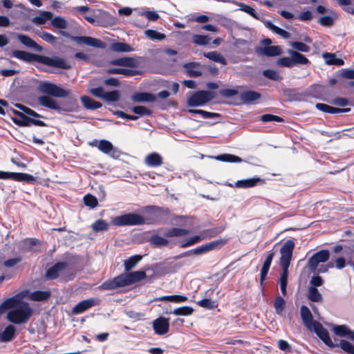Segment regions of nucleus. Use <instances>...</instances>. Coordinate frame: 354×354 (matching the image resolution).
<instances>
[{
    "label": "nucleus",
    "instance_id": "nucleus-44",
    "mask_svg": "<svg viewBox=\"0 0 354 354\" xmlns=\"http://www.w3.org/2000/svg\"><path fill=\"white\" fill-rule=\"evenodd\" d=\"M202 240H205V239L203 237V232H201L200 235L193 236L190 237L189 239H188L187 240L182 241L180 243V248H187V247L192 246V245L200 242Z\"/></svg>",
    "mask_w": 354,
    "mask_h": 354
},
{
    "label": "nucleus",
    "instance_id": "nucleus-25",
    "mask_svg": "<svg viewBox=\"0 0 354 354\" xmlns=\"http://www.w3.org/2000/svg\"><path fill=\"white\" fill-rule=\"evenodd\" d=\"M16 336V328L15 326L10 324L0 333V342H8L12 340Z\"/></svg>",
    "mask_w": 354,
    "mask_h": 354
},
{
    "label": "nucleus",
    "instance_id": "nucleus-21",
    "mask_svg": "<svg viewBox=\"0 0 354 354\" xmlns=\"http://www.w3.org/2000/svg\"><path fill=\"white\" fill-rule=\"evenodd\" d=\"M264 180L259 177H254L244 180H237L235 183V186L239 188H250L255 187L258 183L263 184Z\"/></svg>",
    "mask_w": 354,
    "mask_h": 354
},
{
    "label": "nucleus",
    "instance_id": "nucleus-16",
    "mask_svg": "<svg viewBox=\"0 0 354 354\" xmlns=\"http://www.w3.org/2000/svg\"><path fill=\"white\" fill-rule=\"evenodd\" d=\"M68 266L66 261H59L49 268L46 272V277L48 279H55L59 277V273Z\"/></svg>",
    "mask_w": 354,
    "mask_h": 354
},
{
    "label": "nucleus",
    "instance_id": "nucleus-40",
    "mask_svg": "<svg viewBox=\"0 0 354 354\" xmlns=\"http://www.w3.org/2000/svg\"><path fill=\"white\" fill-rule=\"evenodd\" d=\"M333 330L335 333V335H337L339 337L348 336L350 339H351V333L353 332L346 325L335 326L333 328Z\"/></svg>",
    "mask_w": 354,
    "mask_h": 354
},
{
    "label": "nucleus",
    "instance_id": "nucleus-60",
    "mask_svg": "<svg viewBox=\"0 0 354 354\" xmlns=\"http://www.w3.org/2000/svg\"><path fill=\"white\" fill-rule=\"evenodd\" d=\"M131 111L140 116L150 115L152 111L143 106H136L131 109Z\"/></svg>",
    "mask_w": 354,
    "mask_h": 354
},
{
    "label": "nucleus",
    "instance_id": "nucleus-51",
    "mask_svg": "<svg viewBox=\"0 0 354 354\" xmlns=\"http://www.w3.org/2000/svg\"><path fill=\"white\" fill-rule=\"evenodd\" d=\"M111 49L115 52H131L132 48L126 43L115 42L111 44Z\"/></svg>",
    "mask_w": 354,
    "mask_h": 354
},
{
    "label": "nucleus",
    "instance_id": "nucleus-19",
    "mask_svg": "<svg viewBox=\"0 0 354 354\" xmlns=\"http://www.w3.org/2000/svg\"><path fill=\"white\" fill-rule=\"evenodd\" d=\"M111 65L114 66H125V67H131L136 68L138 65V61L133 58L129 57H120L118 59H112L110 62Z\"/></svg>",
    "mask_w": 354,
    "mask_h": 354
},
{
    "label": "nucleus",
    "instance_id": "nucleus-56",
    "mask_svg": "<svg viewBox=\"0 0 354 354\" xmlns=\"http://www.w3.org/2000/svg\"><path fill=\"white\" fill-rule=\"evenodd\" d=\"M192 40L197 45L205 46L209 44L210 38L207 35H194Z\"/></svg>",
    "mask_w": 354,
    "mask_h": 354
},
{
    "label": "nucleus",
    "instance_id": "nucleus-49",
    "mask_svg": "<svg viewBox=\"0 0 354 354\" xmlns=\"http://www.w3.org/2000/svg\"><path fill=\"white\" fill-rule=\"evenodd\" d=\"M199 306L209 309L214 310L218 306V304L216 301L212 300L211 299H203L198 301L196 303Z\"/></svg>",
    "mask_w": 354,
    "mask_h": 354
},
{
    "label": "nucleus",
    "instance_id": "nucleus-47",
    "mask_svg": "<svg viewBox=\"0 0 354 354\" xmlns=\"http://www.w3.org/2000/svg\"><path fill=\"white\" fill-rule=\"evenodd\" d=\"M158 301H169L174 303H180L184 302L187 300V297L184 295H168V296H162L160 297Z\"/></svg>",
    "mask_w": 354,
    "mask_h": 354
},
{
    "label": "nucleus",
    "instance_id": "nucleus-20",
    "mask_svg": "<svg viewBox=\"0 0 354 354\" xmlns=\"http://www.w3.org/2000/svg\"><path fill=\"white\" fill-rule=\"evenodd\" d=\"M300 314L304 324L309 329H311L314 326L315 321L313 320V316L310 309L304 305L301 306Z\"/></svg>",
    "mask_w": 354,
    "mask_h": 354
},
{
    "label": "nucleus",
    "instance_id": "nucleus-29",
    "mask_svg": "<svg viewBox=\"0 0 354 354\" xmlns=\"http://www.w3.org/2000/svg\"><path fill=\"white\" fill-rule=\"evenodd\" d=\"M81 101L84 108L88 110H96L102 106V103L86 95L82 96Z\"/></svg>",
    "mask_w": 354,
    "mask_h": 354
},
{
    "label": "nucleus",
    "instance_id": "nucleus-1",
    "mask_svg": "<svg viewBox=\"0 0 354 354\" xmlns=\"http://www.w3.org/2000/svg\"><path fill=\"white\" fill-rule=\"evenodd\" d=\"M12 56L28 63L37 62L48 66L66 70L71 68V65L68 61L58 56L50 57L19 50H14Z\"/></svg>",
    "mask_w": 354,
    "mask_h": 354
},
{
    "label": "nucleus",
    "instance_id": "nucleus-18",
    "mask_svg": "<svg viewBox=\"0 0 354 354\" xmlns=\"http://www.w3.org/2000/svg\"><path fill=\"white\" fill-rule=\"evenodd\" d=\"M256 52L266 57H274L281 54V48L279 46H270L257 47Z\"/></svg>",
    "mask_w": 354,
    "mask_h": 354
},
{
    "label": "nucleus",
    "instance_id": "nucleus-4",
    "mask_svg": "<svg viewBox=\"0 0 354 354\" xmlns=\"http://www.w3.org/2000/svg\"><path fill=\"white\" fill-rule=\"evenodd\" d=\"M313 327L317 335L328 347H340L344 352L354 354V346L351 343L344 339H342L339 343H334L329 336L328 331L319 322L315 321Z\"/></svg>",
    "mask_w": 354,
    "mask_h": 354
},
{
    "label": "nucleus",
    "instance_id": "nucleus-8",
    "mask_svg": "<svg viewBox=\"0 0 354 354\" xmlns=\"http://www.w3.org/2000/svg\"><path fill=\"white\" fill-rule=\"evenodd\" d=\"M145 218L136 213H128L115 216L112 220V223L116 226L138 225L145 224Z\"/></svg>",
    "mask_w": 354,
    "mask_h": 354
},
{
    "label": "nucleus",
    "instance_id": "nucleus-59",
    "mask_svg": "<svg viewBox=\"0 0 354 354\" xmlns=\"http://www.w3.org/2000/svg\"><path fill=\"white\" fill-rule=\"evenodd\" d=\"M263 75L268 79L278 81L282 79L281 76L276 71L272 69H266L263 71Z\"/></svg>",
    "mask_w": 354,
    "mask_h": 354
},
{
    "label": "nucleus",
    "instance_id": "nucleus-5",
    "mask_svg": "<svg viewBox=\"0 0 354 354\" xmlns=\"http://www.w3.org/2000/svg\"><path fill=\"white\" fill-rule=\"evenodd\" d=\"M33 314V310L27 302H22L17 308L10 310L7 314V319L15 324L27 323Z\"/></svg>",
    "mask_w": 354,
    "mask_h": 354
},
{
    "label": "nucleus",
    "instance_id": "nucleus-63",
    "mask_svg": "<svg viewBox=\"0 0 354 354\" xmlns=\"http://www.w3.org/2000/svg\"><path fill=\"white\" fill-rule=\"evenodd\" d=\"M38 35L39 37H41L43 40L45 41L50 43V44H54L55 43L57 38L53 35L52 34L46 32V31H41L40 32Z\"/></svg>",
    "mask_w": 354,
    "mask_h": 354
},
{
    "label": "nucleus",
    "instance_id": "nucleus-61",
    "mask_svg": "<svg viewBox=\"0 0 354 354\" xmlns=\"http://www.w3.org/2000/svg\"><path fill=\"white\" fill-rule=\"evenodd\" d=\"M194 309L189 306H182L174 309L173 313L176 315L187 316L192 314Z\"/></svg>",
    "mask_w": 354,
    "mask_h": 354
},
{
    "label": "nucleus",
    "instance_id": "nucleus-10",
    "mask_svg": "<svg viewBox=\"0 0 354 354\" xmlns=\"http://www.w3.org/2000/svg\"><path fill=\"white\" fill-rule=\"evenodd\" d=\"M329 257L330 252L328 250H319L309 258L307 266L311 272L315 273L319 264L326 262Z\"/></svg>",
    "mask_w": 354,
    "mask_h": 354
},
{
    "label": "nucleus",
    "instance_id": "nucleus-50",
    "mask_svg": "<svg viewBox=\"0 0 354 354\" xmlns=\"http://www.w3.org/2000/svg\"><path fill=\"white\" fill-rule=\"evenodd\" d=\"M145 33L148 38L153 41H162L166 37V35L165 34L159 32L152 29L147 30Z\"/></svg>",
    "mask_w": 354,
    "mask_h": 354
},
{
    "label": "nucleus",
    "instance_id": "nucleus-24",
    "mask_svg": "<svg viewBox=\"0 0 354 354\" xmlns=\"http://www.w3.org/2000/svg\"><path fill=\"white\" fill-rule=\"evenodd\" d=\"M98 149L104 153L111 154L112 152L111 156L113 158L118 157L115 156V153H118V150L114 148L112 143L106 140H100L97 145Z\"/></svg>",
    "mask_w": 354,
    "mask_h": 354
},
{
    "label": "nucleus",
    "instance_id": "nucleus-64",
    "mask_svg": "<svg viewBox=\"0 0 354 354\" xmlns=\"http://www.w3.org/2000/svg\"><path fill=\"white\" fill-rule=\"evenodd\" d=\"M319 23L324 27H331L334 25V19L330 16H324L319 19Z\"/></svg>",
    "mask_w": 354,
    "mask_h": 354
},
{
    "label": "nucleus",
    "instance_id": "nucleus-26",
    "mask_svg": "<svg viewBox=\"0 0 354 354\" xmlns=\"http://www.w3.org/2000/svg\"><path fill=\"white\" fill-rule=\"evenodd\" d=\"M242 102L245 104H250L261 98L259 93L254 91H245L240 95Z\"/></svg>",
    "mask_w": 354,
    "mask_h": 354
},
{
    "label": "nucleus",
    "instance_id": "nucleus-57",
    "mask_svg": "<svg viewBox=\"0 0 354 354\" xmlns=\"http://www.w3.org/2000/svg\"><path fill=\"white\" fill-rule=\"evenodd\" d=\"M120 97L118 91H107L104 93L103 99L107 102H117Z\"/></svg>",
    "mask_w": 354,
    "mask_h": 354
},
{
    "label": "nucleus",
    "instance_id": "nucleus-15",
    "mask_svg": "<svg viewBox=\"0 0 354 354\" xmlns=\"http://www.w3.org/2000/svg\"><path fill=\"white\" fill-rule=\"evenodd\" d=\"M100 300L93 298L82 300L77 303L72 309V313L78 315L90 309L91 308L99 305Z\"/></svg>",
    "mask_w": 354,
    "mask_h": 354
},
{
    "label": "nucleus",
    "instance_id": "nucleus-55",
    "mask_svg": "<svg viewBox=\"0 0 354 354\" xmlns=\"http://www.w3.org/2000/svg\"><path fill=\"white\" fill-rule=\"evenodd\" d=\"M84 203L86 206H88L91 209L96 207L98 205L97 198L90 194H88L84 196Z\"/></svg>",
    "mask_w": 354,
    "mask_h": 354
},
{
    "label": "nucleus",
    "instance_id": "nucleus-32",
    "mask_svg": "<svg viewBox=\"0 0 354 354\" xmlns=\"http://www.w3.org/2000/svg\"><path fill=\"white\" fill-rule=\"evenodd\" d=\"M264 25L267 28L272 30L273 32L280 35L281 37L284 39H288L290 36V33L288 31L275 26L270 21H265Z\"/></svg>",
    "mask_w": 354,
    "mask_h": 354
},
{
    "label": "nucleus",
    "instance_id": "nucleus-28",
    "mask_svg": "<svg viewBox=\"0 0 354 354\" xmlns=\"http://www.w3.org/2000/svg\"><path fill=\"white\" fill-rule=\"evenodd\" d=\"M12 112L15 115L19 117V118H12V121L15 124L21 127H30L31 118L27 116L24 113L19 111L12 109Z\"/></svg>",
    "mask_w": 354,
    "mask_h": 354
},
{
    "label": "nucleus",
    "instance_id": "nucleus-33",
    "mask_svg": "<svg viewBox=\"0 0 354 354\" xmlns=\"http://www.w3.org/2000/svg\"><path fill=\"white\" fill-rule=\"evenodd\" d=\"M50 296L51 292L49 290H35L30 294V298L35 301H42L48 300Z\"/></svg>",
    "mask_w": 354,
    "mask_h": 354
},
{
    "label": "nucleus",
    "instance_id": "nucleus-53",
    "mask_svg": "<svg viewBox=\"0 0 354 354\" xmlns=\"http://www.w3.org/2000/svg\"><path fill=\"white\" fill-rule=\"evenodd\" d=\"M233 3L239 6H240L241 10L249 14L250 16H252V17H254L255 19H258V17H257L255 10L253 8H252L251 6H250L247 4H245L243 3H241V2H239V3L236 2L235 1H234Z\"/></svg>",
    "mask_w": 354,
    "mask_h": 354
},
{
    "label": "nucleus",
    "instance_id": "nucleus-6",
    "mask_svg": "<svg viewBox=\"0 0 354 354\" xmlns=\"http://www.w3.org/2000/svg\"><path fill=\"white\" fill-rule=\"evenodd\" d=\"M37 91L42 93V95L50 97H66L70 93L69 90H66L59 86L48 81H41L37 87Z\"/></svg>",
    "mask_w": 354,
    "mask_h": 354
},
{
    "label": "nucleus",
    "instance_id": "nucleus-9",
    "mask_svg": "<svg viewBox=\"0 0 354 354\" xmlns=\"http://www.w3.org/2000/svg\"><path fill=\"white\" fill-rule=\"evenodd\" d=\"M214 96L209 91H198L187 99V106L191 107L201 106L213 99Z\"/></svg>",
    "mask_w": 354,
    "mask_h": 354
},
{
    "label": "nucleus",
    "instance_id": "nucleus-43",
    "mask_svg": "<svg viewBox=\"0 0 354 354\" xmlns=\"http://www.w3.org/2000/svg\"><path fill=\"white\" fill-rule=\"evenodd\" d=\"M203 56L215 62L221 63L223 65L226 64L225 59L216 51L204 53Z\"/></svg>",
    "mask_w": 354,
    "mask_h": 354
},
{
    "label": "nucleus",
    "instance_id": "nucleus-12",
    "mask_svg": "<svg viewBox=\"0 0 354 354\" xmlns=\"http://www.w3.org/2000/svg\"><path fill=\"white\" fill-rule=\"evenodd\" d=\"M228 241L229 239L227 238L220 239L212 241L210 243H206L205 245H202L199 247H197L193 249V251L194 252V254L196 255L203 254L212 250H214L218 247L226 245L228 243Z\"/></svg>",
    "mask_w": 354,
    "mask_h": 354
},
{
    "label": "nucleus",
    "instance_id": "nucleus-35",
    "mask_svg": "<svg viewBox=\"0 0 354 354\" xmlns=\"http://www.w3.org/2000/svg\"><path fill=\"white\" fill-rule=\"evenodd\" d=\"M323 57L325 62L328 65L342 66L344 64L343 59L337 58L335 54L330 53H324Z\"/></svg>",
    "mask_w": 354,
    "mask_h": 354
},
{
    "label": "nucleus",
    "instance_id": "nucleus-41",
    "mask_svg": "<svg viewBox=\"0 0 354 354\" xmlns=\"http://www.w3.org/2000/svg\"><path fill=\"white\" fill-rule=\"evenodd\" d=\"M199 66L196 62H189L184 64V68L187 69V73L190 77H198L202 75V72L198 70H194L192 68Z\"/></svg>",
    "mask_w": 354,
    "mask_h": 354
},
{
    "label": "nucleus",
    "instance_id": "nucleus-31",
    "mask_svg": "<svg viewBox=\"0 0 354 354\" xmlns=\"http://www.w3.org/2000/svg\"><path fill=\"white\" fill-rule=\"evenodd\" d=\"M131 100L135 102H154L156 96L149 93H136L131 96Z\"/></svg>",
    "mask_w": 354,
    "mask_h": 354
},
{
    "label": "nucleus",
    "instance_id": "nucleus-38",
    "mask_svg": "<svg viewBox=\"0 0 354 354\" xmlns=\"http://www.w3.org/2000/svg\"><path fill=\"white\" fill-rule=\"evenodd\" d=\"M149 241L153 247L165 246L169 243V241L158 234L152 235Z\"/></svg>",
    "mask_w": 354,
    "mask_h": 354
},
{
    "label": "nucleus",
    "instance_id": "nucleus-45",
    "mask_svg": "<svg viewBox=\"0 0 354 354\" xmlns=\"http://www.w3.org/2000/svg\"><path fill=\"white\" fill-rule=\"evenodd\" d=\"M142 257L138 254L129 257L124 263L125 270H131L137 265V263L142 259Z\"/></svg>",
    "mask_w": 354,
    "mask_h": 354
},
{
    "label": "nucleus",
    "instance_id": "nucleus-13",
    "mask_svg": "<svg viewBox=\"0 0 354 354\" xmlns=\"http://www.w3.org/2000/svg\"><path fill=\"white\" fill-rule=\"evenodd\" d=\"M24 295L21 293H18L15 296L6 299L0 305V315H3L8 310H12L17 308L21 303Z\"/></svg>",
    "mask_w": 354,
    "mask_h": 354
},
{
    "label": "nucleus",
    "instance_id": "nucleus-54",
    "mask_svg": "<svg viewBox=\"0 0 354 354\" xmlns=\"http://www.w3.org/2000/svg\"><path fill=\"white\" fill-rule=\"evenodd\" d=\"M285 306V300L281 296H278L275 298L274 302V307L275 308L276 313L281 315Z\"/></svg>",
    "mask_w": 354,
    "mask_h": 354
},
{
    "label": "nucleus",
    "instance_id": "nucleus-23",
    "mask_svg": "<svg viewBox=\"0 0 354 354\" xmlns=\"http://www.w3.org/2000/svg\"><path fill=\"white\" fill-rule=\"evenodd\" d=\"M147 165L151 167H158L163 164L162 156L156 152L148 154L145 159Z\"/></svg>",
    "mask_w": 354,
    "mask_h": 354
},
{
    "label": "nucleus",
    "instance_id": "nucleus-7",
    "mask_svg": "<svg viewBox=\"0 0 354 354\" xmlns=\"http://www.w3.org/2000/svg\"><path fill=\"white\" fill-rule=\"evenodd\" d=\"M290 57H283L277 59V64L280 66L292 68L297 65H309L310 60L303 54L294 50H288Z\"/></svg>",
    "mask_w": 354,
    "mask_h": 354
},
{
    "label": "nucleus",
    "instance_id": "nucleus-42",
    "mask_svg": "<svg viewBox=\"0 0 354 354\" xmlns=\"http://www.w3.org/2000/svg\"><path fill=\"white\" fill-rule=\"evenodd\" d=\"M307 297L313 302H320L322 301V295L315 287L308 288Z\"/></svg>",
    "mask_w": 354,
    "mask_h": 354
},
{
    "label": "nucleus",
    "instance_id": "nucleus-11",
    "mask_svg": "<svg viewBox=\"0 0 354 354\" xmlns=\"http://www.w3.org/2000/svg\"><path fill=\"white\" fill-rule=\"evenodd\" d=\"M295 248V242L292 239L287 240L280 250L281 258L280 265L281 266H289L292 257V252Z\"/></svg>",
    "mask_w": 354,
    "mask_h": 354
},
{
    "label": "nucleus",
    "instance_id": "nucleus-34",
    "mask_svg": "<svg viewBox=\"0 0 354 354\" xmlns=\"http://www.w3.org/2000/svg\"><path fill=\"white\" fill-rule=\"evenodd\" d=\"M189 231L187 229L179 227H171L166 230L165 236L166 237H178L187 235Z\"/></svg>",
    "mask_w": 354,
    "mask_h": 354
},
{
    "label": "nucleus",
    "instance_id": "nucleus-37",
    "mask_svg": "<svg viewBox=\"0 0 354 354\" xmlns=\"http://www.w3.org/2000/svg\"><path fill=\"white\" fill-rule=\"evenodd\" d=\"M53 13L48 11H43L39 16H36L32 19V21L38 25L44 24L47 21L51 20Z\"/></svg>",
    "mask_w": 354,
    "mask_h": 354
},
{
    "label": "nucleus",
    "instance_id": "nucleus-27",
    "mask_svg": "<svg viewBox=\"0 0 354 354\" xmlns=\"http://www.w3.org/2000/svg\"><path fill=\"white\" fill-rule=\"evenodd\" d=\"M226 229L225 225H219L202 231L205 239H210L216 237Z\"/></svg>",
    "mask_w": 354,
    "mask_h": 354
},
{
    "label": "nucleus",
    "instance_id": "nucleus-30",
    "mask_svg": "<svg viewBox=\"0 0 354 354\" xmlns=\"http://www.w3.org/2000/svg\"><path fill=\"white\" fill-rule=\"evenodd\" d=\"M109 74H121L127 77H131L136 75L140 74V72L138 70L122 68H113L107 70Z\"/></svg>",
    "mask_w": 354,
    "mask_h": 354
},
{
    "label": "nucleus",
    "instance_id": "nucleus-39",
    "mask_svg": "<svg viewBox=\"0 0 354 354\" xmlns=\"http://www.w3.org/2000/svg\"><path fill=\"white\" fill-rule=\"evenodd\" d=\"M217 160L226 162H242V159L235 155L230 154V153H223L218 155L215 157Z\"/></svg>",
    "mask_w": 354,
    "mask_h": 354
},
{
    "label": "nucleus",
    "instance_id": "nucleus-48",
    "mask_svg": "<svg viewBox=\"0 0 354 354\" xmlns=\"http://www.w3.org/2000/svg\"><path fill=\"white\" fill-rule=\"evenodd\" d=\"M51 25L58 29H66L68 27V21L64 18L57 16L52 17Z\"/></svg>",
    "mask_w": 354,
    "mask_h": 354
},
{
    "label": "nucleus",
    "instance_id": "nucleus-2",
    "mask_svg": "<svg viewBox=\"0 0 354 354\" xmlns=\"http://www.w3.org/2000/svg\"><path fill=\"white\" fill-rule=\"evenodd\" d=\"M144 270L121 274L113 279H108L99 286L100 290H111L118 288L131 285L146 278Z\"/></svg>",
    "mask_w": 354,
    "mask_h": 354
},
{
    "label": "nucleus",
    "instance_id": "nucleus-36",
    "mask_svg": "<svg viewBox=\"0 0 354 354\" xmlns=\"http://www.w3.org/2000/svg\"><path fill=\"white\" fill-rule=\"evenodd\" d=\"M12 180L17 182H26L32 183L35 181L33 176L26 173L12 172Z\"/></svg>",
    "mask_w": 354,
    "mask_h": 354
},
{
    "label": "nucleus",
    "instance_id": "nucleus-62",
    "mask_svg": "<svg viewBox=\"0 0 354 354\" xmlns=\"http://www.w3.org/2000/svg\"><path fill=\"white\" fill-rule=\"evenodd\" d=\"M261 121L263 122H282L284 120L275 115L272 114H264L261 116Z\"/></svg>",
    "mask_w": 354,
    "mask_h": 354
},
{
    "label": "nucleus",
    "instance_id": "nucleus-58",
    "mask_svg": "<svg viewBox=\"0 0 354 354\" xmlns=\"http://www.w3.org/2000/svg\"><path fill=\"white\" fill-rule=\"evenodd\" d=\"M290 45L294 49L296 50L295 51L299 53H308L310 49V46L301 41H292L291 42Z\"/></svg>",
    "mask_w": 354,
    "mask_h": 354
},
{
    "label": "nucleus",
    "instance_id": "nucleus-14",
    "mask_svg": "<svg viewBox=\"0 0 354 354\" xmlns=\"http://www.w3.org/2000/svg\"><path fill=\"white\" fill-rule=\"evenodd\" d=\"M154 333L158 335H164L169 330V318L159 317L152 322Z\"/></svg>",
    "mask_w": 354,
    "mask_h": 354
},
{
    "label": "nucleus",
    "instance_id": "nucleus-17",
    "mask_svg": "<svg viewBox=\"0 0 354 354\" xmlns=\"http://www.w3.org/2000/svg\"><path fill=\"white\" fill-rule=\"evenodd\" d=\"M74 39L79 44H84L89 46L95 47L97 48H104L105 44L100 39L87 37V36H80L74 37Z\"/></svg>",
    "mask_w": 354,
    "mask_h": 354
},
{
    "label": "nucleus",
    "instance_id": "nucleus-3",
    "mask_svg": "<svg viewBox=\"0 0 354 354\" xmlns=\"http://www.w3.org/2000/svg\"><path fill=\"white\" fill-rule=\"evenodd\" d=\"M37 101L41 106L54 110L59 114L74 112L79 109L78 102L75 98H68V100H62L59 103L49 96L40 95L38 97Z\"/></svg>",
    "mask_w": 354,
    "mask_h": 354
},
{
    "label": "nucleus",
    "instance_id": "nucleus-22",
    "mask_svg": "<svg viewBox=\"0 0 354 354\" xmlns=\"http://www.w3.org/2000/svg\"><path fill=\"white\" fill-rule=\"evenodd\" d=\"M17 39L24 46L34 49L36 51L41 52L43 50V48L37 44L34 40H32L30 37L27 35L18 34L17 35Z\"/></svg>",
    "mask_w": 354,
    "mask_h": 354
},
{
    "label": "nucleus",
    "instance_id": "nucleus-46",
    "mask_svg": "<svg viewBox=\"0 0 354 354\" xmlns=\"http://www.w3.org/2000/svg\"><path fill=\"white\" fill-rule=\"evenodd\" d=\"M337 3L345 12L354 15V0H337Z\"/></svg>",
    "mask_w": 354,
    "mask_h": 354
},
{
    "label": "nucleus",
    "instance_id": "nucleus-52",
    "mask_svg": "<svg viewBox=\"0 0 354 354\" xmlns=\"http://www.w3.org/2000/svg\"><path fill=\"white\" fill-rule=\"evenodd\" d=\"M109 228V223L102 219L97 220L92 225V229L95 232H100L107 230Z\"/></svg>",
    "mask_w": 354,
    "mask_h": 354
}]
</instances>
